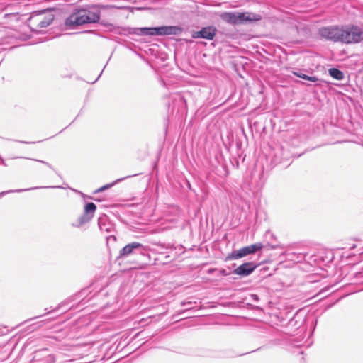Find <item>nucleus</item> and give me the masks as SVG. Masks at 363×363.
<instances>
[{
  "instance_id": "obj_1",
  "label": "nucleus",
  "mask_w": 363,
  "mask_h": 363,
  "mask_svg": "<svg viewBox=\"0 0 363 363\" xmlns=\"http://www.w3.org/2000/svg\"><path fill=\"white\" fill-rule=\"evenodd\" d=\"M105 8L106 6L99 4L75 8L65 19V24L67 27L73 28L84 24L96 23L100 19V9Z\"/></svg>"
},
{
  "instance_id": "obj_2",
  "label": "nucleus",
  "mask_w": 363,
  "mask_h": 363,
  "mask_svg": "<svg viewBox=\"0 0 363 363\" xmlns=\"http://www.w3.org/2000/svg\"><path fill=\"white\" fill-rule=\"evenodd\" d=\"M220 18L225 23L231 25H241L262 19L259 14L251 12H223Z\"/></svg>"
},
{
  "instance_id": "obj_3",
  "label": "nucleus",
  "mask_w": 363,
  "mask_h": 363,
  "mask_svg": "<svg viewBox=\"0 0 363 363\" xmlns=\"http://www.w3.org/2000/svg\"><path fill=\"white\" fill-rule=\"evenodd\" d=\"M134 30V33L138 35H178L182 32V28L175 26L138 28Z\"/></svg>"
},
{
  "instance_id": "obj_4",
  "label": "nucleus",
  "mask_w": 363,
  "mask_h": 363,
  "mask_svg": "<svg viewBox=\"0 0 363 363\" xmlns=\"http://www.w3.org/2000/svg\"><path fill=\"white\" fill-rule=\"evenodd\" d=\"M341 43L356 44L363 41V26L346 25L342 26Z\"/></svg>"
},
{
  "instance_id": "obj_5",
  "label": "nucleus",
  "mask_w": 363,
  "mask_h": 363,
  "mask_svg": "<svg viewBox=\"0 0 363 363\" xmlns=\"http://www.w3.org/2000/svg\"><path fill=\"white\" fill-rule=\"evenodd\" d=\"M54 17L52 14L45 16L42 13H34L30 16L29 22L32 29L38 31L39 29L50 25Z\"/></svg>"
},
{
  "instance_id": "obj_6",
  "label": "nucleus",
  "mask_w": 363,
  "mask_h": 363,
  "mask_svg": "<svg viewBox=\"0 0 363 363\" xmlns=\"http://www.w3.org/2000/svg\"><path fill=\"white\" fill-rule=\"evenodd\" d=\"M96 209V206L94 203H87L84 206V213L79 216L72 225L74 228H80L88 223L94 217Z\"/></svg>"
},
{
  "instance_id": "obj_7",
  "label": "nucleus",
  "mask_w": 363,
  "mask_h": 363,
  "mask_svg": "<svg viewBox=\"0 0 363 363\" xmlns=\"http://www.w3.org/2000/svg\"><path fill=\"white\" fill-rule=\"evenodd\" d=\"M319 35L321 38L333 42H340L342 35V26H326L319 29Z\"/></svg>"
},
{
  "instance_id": "obj_8",
  "label": "nucleus",
  "mask_w": 363,
  "mask_h": 363,
  "mask_svg": "<svg viewBox=\"0 0 363 363\" xmlns=\"http://www.w3.org/2000/svg\"><path fill=\"white\" fill-rule=\"evenodd\" d=\"M263 245L262 243L258 242L255 244H252L244 247H242L239 250L233 251L230 254H229L227 257V259H238L241 257H245L247 255L254 254L257 251L261 250Z\"/></svg>"
},
{
  "instance_id": "obj_9",
  "label": "nucleus",
  "mask_w": 363,
  "mask_h": 363,
  "mask_svg": "<svg viewBox=\"0 0 363 363\" xmlns=\"http://www.w3.org/2000/svg\"><path fill=\"white\" fill-rule=\"evenodd\" d=\"M147 250V247L136 242L128 243L119 252L118 258H125L130 255L140 254L143 255Z\"/></svg>"
},
{
  "instance_id": "obj_10",
  "label": "nucleus",
  "mask_w": 363,
  "mask_h": 363,
  "mask_svg": "<svg viewBox=\"0 0 363 363\" xmlns=\"http://www.w3.org/2000/svg\"><path fill=\"white\" fill-rule=\"evenodd\" d=\"M48 350L43 349L35 353L33 363H54L55 357L53 354H47Z\"/></svg>"
},
{
  "instance_id": "obj_11",
  "label": "nucleus",
  "mask_w": 363,
  "mask_h": 363,
  "mask_svg": "<svg viewBox=\"0 0 363 363\" xmlns=\"http://www.w3.org/2000/svg\"><path fill=\"white\" fill-rule=\"evenodd\" d=\"M216 28L213 26L203 28L199 31H196L192 34L194 38H204L207 40H213L216 33Z\"/></svg>"
},
{
  "instance_id": "obj_12",
  "label": "nucleus",
  "mask_w": 363,
  "mask_h": 363,
  "mask_svg": "<svg viewBox=\"0 0 363 363\" xmlns=\"http://www.w3.org/2000/svg\"><path fill=\"white\" fill-rule=\"evenodd\" d=\"M257 267L254 262H245L234 269L233 273L241 277H246L252 274Z\"/></svg>"
},
{
  "instance_id": "obj_13",
  "label": "nucleus",
  "mask_w": 363,
  "mask_h": 363,
  "mask_svg": "<svg viewBox=\"0 0 363 363\" xmlns=\"http://www.w3.org/2000/svg\"><path fill=\"white\" fill-rule=\"evenodd\" d=\"M44 188H57V189H60V188H62V186H35V187H31V188L25 189L8 190V191H4L0 192V198L2 197L3 196L6 195V194H10V193H14V192H18H18L26 191H30V190L44 189Z\"/></svg>"
},
{
  "instance_id": "obj_14",
  "label": "nucleus",
  "mask_w": 363,
  "mask_h": 363,
  "mask_svg": "<svg viewBox=\"0 0 363 363\" xmlns=\"http://www.w3.org/2000/svg\"><path fill=\"white\" fill-rule=\"evenodd\" d=\"M329 74L335 79L342 80L344 79V73L337 68H330L328 69Z\"/></svg>"
},
{
  "instance_id": "obj_15",
  "label": "nucleus",
  "mask_w": 363,
  "mask_h": 363,
  "mask_svg": "<svg viewBox=\"0 0 363 363\" xmlns=\"http://www.w3.org/2000/svg\"><path fill=\"white\" fill-rule=\"evenodd\" d=\"M107 218L106 216L100 217L98 219V225L101 230L109 232V224H106Z\"/></svg>"
},
{
  "instance_id": "obj_16",
  "label": "nucleus",
  "mask_w": 363,
  "mask_h": 363,
  "mask_svg": "<svg viewBox=\"0 0 363 363\" xmlns=\"http://www.w3.org/2000/svg\"><path fill=\"white\" fill-rule=\"evenodd\" d=\"M293 74L295 76H297L301 79L312 82H316L318 81V78L315 76H308L305 74L297 72H293Z\"/></svg>"
},
{
  "instance_id": "obj_17",
  "label": "nucleus",
  "mask_w": 363,
  "mask_h": 363,
  "mask_svg": "<svg viewBox=\"0 0 363 363\" xmlns=\"http://www.w3.org/2000/svg\"><path fill=\"white\" fill-rule=\"evenodd\" d=\"M124 179V178H121V179H118L117 180H116L115 182H113V183L111 184H106L101 187H100L99 189H96L94 193L96 194V193H99L101 191H103L106 189H108L111 187H112L113 186H114L116 184H117L118 182H121V181H123Z\"/></svg>"
},
{
  "instance_id": "obj_18",
  "label": "nucleus",
  "mask_w": 363,
  "mask_h": 363,
  "mask_svg": "<svg viewBox=\"0 0 363 363\" xmlns=\"http://www.w3.org/2000/svg\"><path fill=\"white\" fill-rule=\"evenodd\" d=\"M32 160H35V161H37L38 162L43 163V164H45L46 166H48L49 168H52L50 164H49L48 162H45L43 160H35V159H32Z\"/></svg>"
},
{
  "instance_id": "obj_19",
  "label": "nucleus",
  "mask_w": 363,
  "mask_h": 363,
  "mask_svg": "<svg viewBox=\"0 0 363 363\" xmlns=\"http://www.w3.org/2000/svg\"><path fill=\"white\" fill-rule=\"evenodd\" d=\"M0 164H3L4 166H7V164L5 162L4 160L1 157H0Z\"/></svg>"
},
{
  "instance_id": "obj_20",
  "label": "nucleus",
  "mask_w": 363,
  "mask_h": 363,
  "mask_svg": "<svg viewBox=\"0 0 363 363\" xmlns=\"http://www.w3.org/2000/svg\"><path fill=\"white\" fill-rule=\"evenodd\" d=\"M191 302H190V301H189V302H186H186H183V303H182V305L183 306H187V305H191Z\"/></svg>"
},
{
  "instance_id": "obj_21",
  "label": "nucleus",
  "mask_w": 363,
  "mask_h": 363,
  "mask_svg": "<svg viewBox=\"0 0 363 363\" xmlns=\"http://www.w3.org/2000/svg\"><path fill=\"white\" fill-rule=\"evenodd\" d=\"M18 142L21 143H26V144L34 143V142H26V141H18Z\"/></svg>"
},
{
  "instance_id": "obj_22",
  "label": "nucleus",
  "mask_w": 363,
  "mask_h": 363,
  "mask_svg": "<svg viewBox=\"0 0 363 363\" xmlns=\"http://www.w3.org/2000/svg\"><path fill=\"white\" fill-rule=\"evenodd\" d=\"M221 274H223V275H228V274H227V272H225V269L221 271Z\"/></svg>"
},
{
  "instance_id": "obj_23",
  "label": "nucleus",
  "mask_w": 363,
  "mask_h": 363,
  "mask_svg": "<svg viewBox=\"0 0 363 363\" xmlns=\"http://www.w3.org/2000/svg\"><path fill=\"white\" fill-rule=\"evenodd\" d=\"M253 296L255 297V299H257V295H253Z\"/></svg>"
},
{
  "instance_id": "obj_24",
  "label": "nucleus",
  "mask_w": 363,
  "mask_h": 363,
  "mask_svg": "<svg viewBox=\"0 0 363 363\" xmlns=\"http://www.w3.org/2000/svg\"><path fill=\"white\" fill-rule=\"evenodd\" d=\"M13 159H16V158H21L20 157H13Z\"/></svg>"
},
{
  "instance_id": "obj_25",
  "label": "nucleus",
  "mask_w": 363,
  "mask_h": 363,
  "mask_svg": "<svg viewBox=\"0 0 363 363\" xmlns=\"http://www.w3.org/2000/svg\"><path fill=\"white\" fill-rule=\"evenodd\" d=\"M286 254L288 255H289V252L288 251H286Z\"/></svg>"
}]
</instances>
